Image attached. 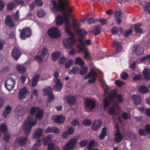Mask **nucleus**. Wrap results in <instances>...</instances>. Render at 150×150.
Returning a JSON list of instances; mask_svg holds the SVG:
<instances>
[{
    "label": "nucleus",
    "instance_id": "f257e3e1",
    "mask_svg": "<svg viewBox=\"0 0 150 150\" xmlns=\"http://www.w3.org/2000/svg\"><path fill=\"white\" fill-rule=\"evenodd\" d=\"M31 116H28L27 119L28 122L24 124L23 130L25 131V134L27 136L29 135L32 127L35 126L36 124V122L33 121V119Z\"/></svg>",
    "mask_w": 150,
    "mask_h": 150
},
{
    "label": "nucleus",
    "instance_id": "f03ea898",
    "mask_svg": "<svg viewBox=\"0 0 150 150\" xmlns=\"http://www.w3.org/2000/svg\"><path fill=\"white\" fill-rule=\"evenodd\" d=\"M16 84L15 79L11 77L8 78L5 81L4 85L6 89L9 91L13 90Z\"/></svg>",
    "mask_w": 150,
    "mask_h": 150
},
{
    "label": "nucleus",
    "instance_id": "7ed1b4c3",
    "mask_svg": "<svg viewBox=\"0 0 150 150\" xmlns=\"http://www.w3.org/2000/svg\"><path fill=\"white\" fill-rule=\"evenodd\" d=\"M47 34L49 36L53 39L58 38L61 36L60 31L55 27H52L49 29L47 30Z\"/></svg>",
    "mask_w": 150,
    "mask_h": 150
},
{
    "label": "nucleus",
    "instance_id": "20e7f679",
    "mask_svg": "<svg viewBox=\"0 0 150 150\" xmlns=\"http://www.w3.org/2000/svg\"><path fill=\"white\" fill-rule=\"evenodd\" d=\"M32 30L30 27H24L20 33V37L22 40H25L32 35Z\"/></svg>",
    "mask_w": 150,
    "mask_h": 150
},
{
    "label": "nucleus",
    "instance_id": "39448f33",
    "mask_svg": "<svg viewBox=\"0 0 150 150\" xmlns=\"http://www.w3.org/2000/svg\"><path fill=\"white\" fill-rule=\"evenodd\" d=\"M97 75L96 71L94 69H92L88 75L84 77V79H87L91 77V79L88 80V82L90 83H93L96 81Z\"/></svg>",
    "mask_w": 150,
    "mask_h": 150
},
{
    "label": "nucleus",
    "instance_id": "423d86ee",
    "mask_svg": "<svg viewBox=\"0 0 150 150\" xmlns=\"http://www.w3.org/2000/svg\"><path fill=\"white\" fill-rule=\"evenodd\" d=\"M52 3L53 6L52 10L53 12L56 13L57 11H62V12H65L67 4L66 6L65 4H64L59 6L55 0H53Z\"/></svg>",
    "mask_w": 150,
    "mask_h": 150
},
{
    "label": "nucleus",
    "instance_id": "0eeeda50",
    "mask_svg": "<svg viewBox=\"0 0 150 150\" xmlns=\"http://www.w3.org/2000/svg\"><path fill=\"white\" fill-rule=\"evenodd\" d=\"M77 141L78 139L76 138L71 139L64 146V150H73Z\"/></svg>",
    "mask_w": 150,
    "mask_h": 150
},
{
    "label": "nucleus",
    "instance_id": "6e6552de",
    "mask_svg": "<svg viewBox=\"0 0 150 150\" xmlns=\"http://www.w3.org/2000/svg\"><path fill=\"white\" fill-rule=\"evenodd\" d=\"M78 48L79 52H83L84 53V57L86 59H88L90 57L88 48L84 44L81 42V45L78 46Z\"/></svg>",
    "mask_w": 150,
    "mask_h": 150
},
{
    "label": "nucleus",
    "instance_id": "1a4fd4ad",
    "mask_svg": "<svg viewBox=\"0 0 150 150\" xmlns=\"http://www.w3.org/2000/svg\"><path fill=\"white\" fill-rule=\"evenodd\" d=\"M84 105L85 107L89 110H92L96 106V103L95 100L88 99L84 101Z\"/></svg>",
    "mask_w": 150,
    "mask_h": 150
},
{
    "label": "nucleus",
    "instance_id": "9d476101",
    "mask_svg": "<svg viewBox=\"0 0 150 150\" xmlns=\"http://www.w3.org/2000/svg\"><path fill=\"white\" fill-rule=\"evenodd\" d=\"M22 54V52L18 48L16 47H13L12 50L11 56L15 60H18Z\"/></svg>",
    "mask_w": 150,
    "mask_h": 150
},
{
    "label": "nucleus",
    "instance_id": "9b49d317",
    "mask_svg": "<svg viewBox=\"0 0 150 150\" xmlns=\"http://www.w3.org/2000/svg\"><path fill=\"white\" fill-rule=\"evenodd\" d=\"M77 33L79 36L78 40L80 42V45L82 42L83 44H84L85 42L84 40V37L87 35V32L84 29H78L77 30Z\"/></svg>",
    "mask_w": 150,
    "mask_h": 150
},
{
    "label": "nucleus",
    "instance_id": "f8f14e48",
    "mask_svg": "<svg viewBox=\"0 0 150 150\" xmlns=\"http://www.w3.org/2000/svg\"><path fill=\"white\" fill-rule=\"evenodd\" d=\"M29 93V91H28L27 88L26 87H23L20 89L19 93V98L21 100L25 99L27 94Z\"/></svg>",
    "mask_w": 150,
    "mask_h": 150
},
{
    "label": "nucleus",
    "instance_id": "ddd939ff",
    "mask_svg": "<svg viewBox=\"0 0 150 150\" xmlns=\"http://www.w3.org/2000/svg\"><path fill=\"white\" fill-rule=\"evenodd\" d=\"M63 44L65 48L68 49L72 48L75 42L72 41L69 38L64 39L63 41Z\"/></svg>",
    "mask_w": 150,
    "mask_h": 150
},
{
    "label": "nucleus",
    "instance_id": "4468645a",
    "mask_svg": "<svg viewBox=\"0 0 150 150\" xmlns=\"http://www.w3.org/2000/svg\"><path fill=\"white\" fill-rule=\"evenodd\" d=\"M5 23L7 26L11 28H13L15 25L12 15H8L6 17Z\"/></svg>",
    "mask_w": 150,
    "mask_h": 150
},
{
    "label": "nucleus",
    "instance_id": "2eb2a0df",
    "mask_svg": "<svg viewBox=\"0 0 150 150\" xmlns=\"http://www.w3.org/2000/svg\"><path fill=\"white\" fill-rule=\"evenodd\" d=\"M102 124V122L100 120H96L92 123L91 129L93 131H97L100 128Z\"/></svg>",
    "mask_w": 150,
    "mask_h": 150
},
{
    "label": "nucleus",
    "instance_id": "dca6fc26",
    "mask_svg": "<svg viewBox=\"0 0 150 150\" xmlns=\"http://www.w3.org/2000/svg\"><path fill=\"white\" fill-rule=\"evenodd\" d=\"M134 49H133V52L137 55L139 56L143 54L144 51V47L140 45H137L135 46L134 45Z\"/></svg>",
    "mask_w": 150,
    "mask_h": 150
},
{
    "label": "nucleus",
    "instance_id": "f3484780",
    "mask_svg": "<svg viewBox=\"0 0 150 150\" xmlns=\"http://www.w3.org/2000/svg\"><path fill=\"white\" fill-rule=\"evenodd\" d=\"M60 132L59 129L57 127L50 126L47 127L45 130L46 133H54L56 134H58Z\"/></svg>",
    "mask_w": 150,
    "mask_h": 150
},
{
    "label": "nucleus",
    "instance_id": "a211bd4d",
    "mask_svg": "<svg viewBox=\"0 0 150 150\" xmlns=\"http://www.w3.org/2000/svg\"><path fill=\"white\" fill-rule=\"evenodd\" d=\"M132 100L133 103L135 105H140L141 104V98L139 95H134L132 96Z\"/></svg>",
    "mask_w": 150,
    "mask_h": 150
},
{
    "label": "nucleus",
    "instance_id": "6ab92c4d",
    "mask_svg": "<svg viewBox=\"0 0 150 150\" xmlns=\"http://www.w3.org/2000/svg\"><path fill=\"white\" fill-rule=\"evenodd\" d=\"M60 81V80H58L57 81H54L56 84L53 86V88L56 92H60L62 89L63 83Z\"/></svg>",
    "mask_w": 150,
    "mask_h": 150
},
{
    "label": "nucleus",
    "instance_id": "aec40b11",
    "mask_svg": "<svg viewBox=\"0 0 150 150\" xmlns=\"http://www.w3.org/2000/svg\"><path fill=\"white\" fill-rule=\"evenodd\" d=\"M65 118L62 114L57 115L53 119L54 122L58 124L63 123L64 121Z\"/></svg>",
    "mask_w": 150,
    "mask_h": 150
},
{
    "label": "nucleus",
    "instance_id": "412c9836",
    "mask_svg": "<svg viewBox=\"0 0 150 150\" xmlns=\"http://www.w3.org/2000/svg\"><path fill=\"white\" fill-rule=\"evenodd\" d=\"M67 102L71 105H74L76 101V99L72 95L67 96L65 98Z\"/></svg>",
    "mask_w": 150,
    "mask_h": 150
},
{
    "label": "nucleus",
    "instance_id": "4be33fe9",
    "mask_svg": "<svg viewBox=\"0 0 150 150\" xmlns=\"http://www.w3.org/2000/svg\"><path fill=\"white\" fill-rule=\"evenodd\" d=\"M112 46L113 47H117L115 49V52L117 54L123 51L122 46L120 45H118V42L117 41H114L112 44Z\"/></svg>",
    "mask_w": 150,
    "mask_h": 150
},
{
    "label": "nucleus",
    "instance_id": "5701e85b",
    "mask_svg": "<svg viewBox=\"0 0 150 150\" xmlns=\"http://www.w3.org/2000/svg\"><path fill=\"white\" fill-rule=\"evenodd\" d=\"M27 140V137L21 136L18 138L17 142L21 146H24L26 145Z\"/></svg>",
    "mask_w": 150,
    "mask_h": 150
},
{
    "label": "nucleus",
    "instance_id": "b1692460",
    "mask_svg": "<svg viewBox=\"0 0 150 150\" xmlns=\"http://www.w3.org/2000/svg\"><path fill=\"white\" fill-rule=\"evenodd\" d=\"M123 138V136L121 132L115 133L114 139L116 143H118L122 141Z\"/></svg>",
    "mask_w": 150,
    "mask_h": 150
},
{
    "label": "nucleus",
    "instance_id": "393cba45",
    "mask_svg": "<svg viewBox=\"0 0 150 150\" xmlns=\"http://www.w3.org/2000/svg\"><path fill=\"white\" fill-rule=\"evenodd\" d=\"M44 115V111L41 109H39L37 111L35 116L36 119L42 120L43 117Z\"/></svg>",
    "mask_w": 150,
    "mask_h": 150
},
{
    "label": "nucleus",
    "instance_id": "a878e982",
    "mask_svg": "<svg viewBox=\"0 0 150 150\" xmlns=\"http://www.w3.org/2000/svg\"><path fill=\"white\" fill-rule=\"evenodd\" d=\"M144 78L145 80L150 79V69L148 68L144 69L142 71Z\"/></svg>",
    "mask_w": 150,
    "mask_h": 150
},
{
    "label": "nucleus",
    "instance_id": "bb28decb",
    "mask_svg": "<svg viewBox=\"0 0 150 150\" xmlns=\"http://www.w3.org/2000/svg\"><path fill=\"white\" fill-rule=\"evenodd\" d=\"M43 129L39 128L37 129L33 134V137L35 138H38L40 137L42 135Z\"/></svg>",
    "mask_w": 150,
    "mask_h": 150
},
{
    "label": "nucleus",
    "instance_id": "cd10ccee",
    "mask_svg": "<svg viewBox=\"0 0 150 150\" xmlns=\"http://www.w3.org/2000/svg\"><path fill=\"white\" fill-rule=\"evenodd\" d=\"M12 108L9 105H7L5 108V110L4 111L3 113V115L5 118H6L8 115L11 112Z\"/></svg>",
    "mask_w": 150,
    "mask_h": 150
},
{
    "label": "nucleus",
    "instance_id": "c85d7f7f",
    "mask_svg": "<svg viewBox=\"0 0 150 150\" xmlns=\"http://www.w3.org/2000/svg\"><path fill=\"white\" fill-rule=\"evenodd\" d=\"M107 128L105 127H104L102 129V130L99 135V137L101 140H103L105 137V136L107 135Z\"/></svg>",
    "mask_w": 150,
    "mask_h": 150
},
{
    "label": "nucleus",
    "instance_id": "c756f323",
    "mask_svg": "<svg viewBox=\"0 0 150 150\" xmlns=\"http://www.w3.org/2000/svg\"><path fill=\"white\" fill-rule=\"evenodd\" d=\"M142 24L139 23H137L135 25L134 30L135 33H142V28H140Z\"/></svg>",
    "mask_w": 150,
    "mask_h": 150
},
{
    "label": "nucleus",
    "instance_id": "7c9ffc66",
    "mask_svg": "<svg viewBox=\"0 0 150 150\" xmlns=\"http://www.w3.org/2000/svg\"><path fill=\"white\" fill-rule=\"evenodd\" d=\"M40 77V75L38 74L34 76L32 81V86L33 87L35 86L38 83L39 81V78Z\"/></svg>",
    "mask_w": 150,
    "mask_h": 150
},
{
    "label": "nucleus",
    "instance_id": "2f4dec72",
    "mask_svg": "<svg viewBox=\"0 0 150 150\" xmlns=\"http://www.w3.org/2000/svg\"><path fill=\"white\" fill-rule=\"evenodd\" d=\"M75 64L79 65L82 67L84 64V62L81 58L78 57L76 59Z\"/></svg>",
    "mask_w": 150,
    "mask_h": 150
},
{
    "label": "nucleus",
    "instance_id": "473e14b6",
    "mask_svg": "<svg viewBox=\"0 0 150 150\" xmlns=\"http://www.w3.org/2000/svg\"><path fill=\"white\" fill-rule=\"evenodd\" d=\"M139 90L141 93H146L149 91L148 87L144 85H141L139 86Z\"/></svg>",
    "mask_w": 150,
    "mask_h": 150
},
{
    "label": "nucleus",
    "instance_id": "72a5a7b5",
    "mask_svg": "<svg viewBox=\"0 0 150 150\" xmlns=\"http://www.w3.org/2000/svg\"><path fill=\"white\" fill-rule=\"evenodd\" d=\"M63 20L62 16L60 15H58L56 18V24L61 25L63 24Z\"/></svg>",
    "mask_w": 150,
    "mask_h": 150
},
{
    "label": "nucleus",
    "instance_id": "f704fd0d",
    "mask_svg": "<svg viewBox=\"0 0 150 150\" xmlns=\"http://www.w3.org/2000/svg\"><path fill=\"white\" fill-rule=\"evenodd\" d=\"M60 56V53L59 52H53L52 54V59L53 61L55 62L57 60Z\"/></svg>",
    "mask_w": 150,
    "mask_h": 150
},
{
    "label": "nucleus",
    "instance_id": "c9c22d12",
    "mask_svg": "<svg viewBox=\"0 0 150 150\" xmlns=\"http://www.w3.org/2000/svg\"><path fill=\"white\" fill-rule=\"evenodd\" d=\"M40 108L38 107H33L30 109V112L32 116H30V117L31 116L32 118L33 119V116L34 115L35 112L38 110V109ZM29 116H28V117Z\"/></svg>",
    "mask_w": 150,
    "mask_h": 150
},
{
    "label": "nucleus",
    "instance_id": "e433bc0d",
    "mask_svg": "<svg viewBox=\"0 0 150 150\" xmlns=\"http://www.w3.org/2000/svg\"><path fill=\"white\" fill-rule=\"evenodd\" d=\"M25 109L23 108H22L18 110V111L16 112V115L18 117L20 116H22L24 115L25 114Z\"/></svg>",
    "mask_w": 150,
    "mask_h": 150
},
{
    "label": "nucleus",
    "instance_id": "4c0bfd02",
    "mask_svg": "<svg viewBox=\"0 0 150 150\" xmlns=\"http://www.w3.org/2000/svg\"><path fill=\"white\" fill-rule=\"evenodd\" d=\"M47 150H56L57 146L53 143H50L48 144Z\"/></svg>",
    "mask_w": 150,
    "mask_h": 150
},
{
    "label": "nucleus",
    "instance_id": "58836bf2",
    "mask_svg": "<svg viewBox=\"0 0 150 150\" xmlns=\"http://www.w3.org/2000/svg\"><path fill=\"white\" fill-rule=\"evenodd\" d=\"M17 69L20 73L24 74L26 71V68L20 65H18Z\"/></svg>",
    "mask_w": 150,
    "mask_h": 150
},
{
    "label": "nucleus",
    "instance_id": "ea45409f",
    "mask_svg": "<svg viewBox=\"0 0 150 150\" xmlns=\"http://www.w3.org/2000/svg\"><path fill=\"white\" fill-rule=\"evenodd\" d=\"M51 141V137L50 136L45 137L43 139L42 142L44 145L45 146L49 144L48 143Z\"/></svg>",
    "mask_w": 150,
    "mask_h": 150
},
{
    "label": "nucleus",
    "instance_id": "a19ab883",
    "mask_svg": "<svg viewBox=\"0 0 150 150\" xmlns=\"http://www.w3.org/2000/svg\"><path fill=\"white\" fill-rule=\"evenodd\" d=\"M101 28L100 26H96L93 29V33L95 35H97L100 33V29Z\"/></svg>",
    "mask_w": 150,
    "mask_h": 150
},
{
    "label": "nucleus",
    "instance_id": "79ce46f5",
    "mask_svg": "<svg viewBox=\"0 0 150 150\" xmlns=\"http://www.w3.org/2000/svg\"><path fill=\"white\" fill-rule=\"evenodd\" d=\"M79 70V68L77 67H73L69 71V74H74L78 72Z\"/></svg>",
    "mask_w": 150,
    "mask_h": 150
},
{
    "label": "nucleus",
    "instance_id": "37998d69",
    "mask_svg": "<svg viewBox=\"0 0 150 150\" xmlns=\"http://www.w3.org/2000/svg\"><path fill=\"white\" fill-rule=\"evenodd\" d=\"M95 146L96 145L95 144V141L93 140H92L90 141L88 144L87 147V149L88 150H91L92 149V148H94Z\"/></svg>",
    "mask_w": 150,
    "mask_h": 150
},
{
    "label": "nucleus",
    "instance_id": "c03bdc74",
    "mask_svg": "<svg viewBox=\"0 0 150 150\" xmlns=\"http://www.w3.org/2000/svg\"><path fill=\"white\" fill-rule=\"evenodd\" d=\"M48 96V100L47 102L48 103H51L55 99L54 96L52 93H50Z\"/></svg>",
    "mask_w": 150,
    "mask_h": 150
},
{
    "label": "nucleus",
    "instance_id": "a18cd8bd",
    "mask_svg": "<svg viewBox=\"0 0 150 150\" xmlns=\"http://www.w3.org/2000/svg\"><path fill=\"white\" fill-rule=\"evenodd\" d=\"M48 49L46 47H43L41 51L40 54L41 56L43 57H45L48 53Z\"/></svg>",
    "mask_w": 150,
    "mask_h": 150
},
{
    "label": "nucleus",
    "instance_id": "49530a36",
    "mask_svg": "<svg viewBox=\"0 0 150 150\" xmlns=\"http://www.w3.org/2000/svg\"><path fill=\"white\" fill-rule=\"evenodd\" d=\"M73 60L72 59H70L68 60L65 64V68L66 69H68L73 64Z\"/></svg>",
    "mask_w": 150,
    "mask_h": 150
},
{
    "label": "nucleus",
    "instance_id": "de8ad7c7",
    "mask_svg": "<svg viewBox=\"0 0 150 150\" xmlns=\"http://www.w3.org/2000/svg\"><path fill=\"white\" fill-rule=\"evenodd\" d=\"M52 87L50 86H49L47 89L44 88L43 92L44 95L45 96H48V94L51 93L52 91Z\"/></svg>",
    "mask_w": 150,
    "mask_h": 150
},
{
    "label": "nucleus",
    "instance_id": "09e8293b",
    "mask_svg": "<svg viewBox=\"0 0 150 150\" xmlns=\"http://www.w3.org/2000/svg\"><path fill=\"white\" fill-rule=\"evenodd\" d=\"M88 140L86 139L81 140L79 143V144L81 147H84L88 144Z\"/></svg>",
    "mask_w": 150,
    "mask_h": 150
},
{
    "label": "nucleus",
    "instance_id": "8fccbe9b",
    "mask_svg": "<svg viewBox=\"0 0 150 150\" xmlns=\"http://www.w3.org/2000/svg\"><path fill=\"white\" fill-rule=\"evenodd\" d=\"M108 113L111 115H115L116 113V110L113 107H110L108 110Z\"/></svg>",
    "mask_w": 150,
    "mask_h": 150
},
{
    "label": "nucleus",
    "instance_id": "3c124183",
    "mask_svg": "<svg viewBox=\"0 0 150 150\" xmlns=\"http://www.w3.org/2000/svg\"><path fill=\"white\" fill-rule=\"evenodd\" d=\"M11 138V135L9 133L5 134L3 137V139L5 142L6 143H8L9 142Z\"/></svg>",
    "mask_w": 150,
    "mask_h": 150
},
{
    "label": "nucleus",
    "instance_id": "603ef678",
    "mask_svg": "<svg viewBox=\"0 0 150 150\" xmlns=\"http://www.w3.org/2000/svg\"><path fill=\"white\" fill-rule=\"evenodd\" d=\"M98 19L92 17H91L89 18L88 20V23L89 24H91L92 23H95L96 22H98Z\"/></svg>",
    "mask_w": 150,
    "mask_h": 150
},
{
    "label": "nucleus",
    "instance_id": "864d4df0",
    "mask_svg": "<svg viewBox=\"0 0 150 150\" xmlns=\"http://www.w3.org/2000/svg\"><path fill=\"white\" fill-rule=\"evenodd\" d=\"M45 11L42 9L40 10L37 11V15L39 18H42L45 15Z\"/></svg>",
    "mask_w": 150,
    "mask_h": 150
},
{
    "label": "nucleus",
    "instance_id": "5fc2aeb1",
    "mask_svg": "<svg viewBox=\"0 0 150 150\" xmlns=\"http://www.w3.org/2000/svg\"><path fill=\"white\" fill-rule=\"evenodd\" d=\"M0 130L3 134H5L7 131V127L6 125H2L0 126Z\"/></svg>",
    "mask_w": 150,
    "mask_h": 150
},
{
    "label": "nucleus",
    "instance_id": "6e6d98bb",
    "mask_svg": "<svg viewBox=\"0 0 150 150\" xmlns=\"http://www.w3.org/2000/svg\"><path fill=\"white\" fill-rule=\"evenodd\" d=\"M88 68L85 67H83L80 70L79 74L82 75H84L86 74L87 72Z\"/></svg>",
    "mask_w": 150,
    "mask_h": 150
},
{
    "label": "nucleus",
    "instance_id": "4d7b16f0",
    "mask_svg": "<svg viewBox=\"0 0 150 150\" xmlns=\"http://www.w3.org/2000/svg\"><path fill=\"white\" fill-rule=\"evenodd\" d=\"M103 101V107L104 109H105L109 106L110 103L109 100L106 98L104 99Z\"/></svg>",
    "mask_w": 150,
    "mask_h": 150
},
{
    "label": "nucleus",
    "instance_id": "13d9d810",
    "mask_svg": "<svg viewBox=\"0 0 150 150\" xmlns=\"http://www.w3.org/2000/svg\"><path fill=\"white\" fill-rule=\"evenodd\" d=\"M91 123V121L89 119L85 120L83 122V124L86 126H90Z\"/></svg>",
    "mask_w": 150,
    "mask_h": 150
},
{
    "label": "nucleus",
    "instance_id": "bf43d9fd",
    "mask_svg": "<svg viewBox=\"0 0 150 150\" xmlns=\"http://www.w3.org/2000/svg\"><path fill=\"white\" fill-rule=\"evenodd\" d=\"M120 76L122 79L126 80L128 77L129 75L128 74L125 72H122Z\"/></svg>",
    "mask_w": 150,
    "mask_h": 150
},
{
    "label": "nucleus",
    "instance_id": "052dcab7",
    "mask_svg": "<svg viewBox=\"0 0 150 150\" xmlns=\"http://www.w3.org/2000/svg\"><path fill=\"white\" fill-rule=\"evenodd\" d=\"M114 83L117 86L119 87H121L124 84V82L123 81L120 80H117L115 81Z\"/></svg>",
    "mask_w": 150,
    "mask_h": 150
},
{
    "label": "nucleus",
    "instance_id": "680f3d73",
    "mask_svg": "<svg viewBox=\"0 0 150 150\" xmlns=\"http://www.w3.org/2000/svg\"><path fill=\"white\" fill-rule=\"evenodd\" d=\"M62 16L66 23L69 22L68 18L69 14L68 13H66L65 12H63Z\"/></svg>",
    "mask_w": 150,
    "mask_h": 150
},
{
    "label": "nucleus",
    "instance_id": "e2e57ef3",
    "mask_svg": "<svg viewBox=\"0 0 150 150\" xmlns=\"http://www.w3.org/2000/svg\"><path fill=\"white\" fill-rule=\"evenodd\" d=\"M148 4L144 7V10L146 12H148V13L150 14V2L147 3Z\"/></svg>",
    "mask_w": 150,
    "mask_h": 150
},
{
    "label": "nucleus",
    "instance_id": "0e129e2a",
    "mask_svg": "<svg viewBox=\"0 0 150 150\" xmlns=\"http://www.w3.org/2000/svg\"><path fill=\"white\" fill-rule=\"evenodd\" d=\"M59 76V73L58 71H56L54 72V79H53L54 81H57L58 80H60L58 79Z\"/></svg>",
    "mask_w": 150,
    "mask_h": 150
},
{
    "label": "nucleus",
    "instance_id": "69168bd1",
    "mask_svg": "<svg viewBox=\"0 0 150 150\" xmlns=\"http://www.w3.org/2000/svg\"><path fill=\"white\" fill-rule=\"evenodd\" d=\"M132 33V30L131 28L129 30H125V33L124 35L126 37H127L129 36Z\"/></svg>",
    "mask_w": 150,
    "mask_h": 150
},
{
    "label": "nucleus",
    "instance_id": "338daca9",
    "mask_svg": "<svg viewBox=\"0 0 150 150\" xmlns=\"http://www.w3.org/2000/svg\"><path fill=\"white\" fill-rule=\"evenodd\" d=\"M74 131V128L73 127H70L68 128L67 131L66 132L69 135H71L73 133Z\"/></svg>",
    "mask_w": 150,
    "mask_h": 150
},
{
    "label": "nucleus",
    "instance_id": "774afa93",
    "mask_svg": "<svg viewBox=\"0 0 150 150\" xmlns=\"http://www.w3.org/2000/svg\"><path fill=\"white\" fill-rule=\"evenodd\" d=\"M66 60V58L64 57H61L59 60V63L60 64L63 65Z\"/></svg>",
    "mask_w": 150,
    "mask_h": 150
}]
</instances>
